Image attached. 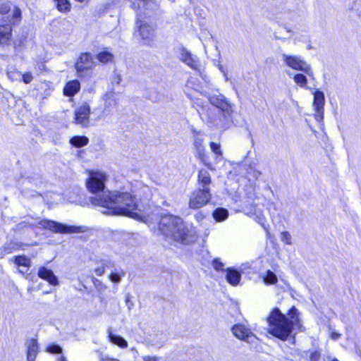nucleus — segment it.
<instances>
[{
  "label": "nucleus",
  "instance_id": "nucleus-54",
  "mask_svg": "<svg viewBox=\"0 0 361 361\" xmlns=\"http://www.w3.org/2000/svg\"><path fill=\"white\" fill-rule=\"evenodd\" d=\"M103 361H119V360L116 358L105 357L103 359Z\"/></svg>",
  "mask_w": 361,
  "mask_h": 361
},
{
  "label": "nucleus",
  "instance_id": "nucleus-60",
  "mask_svg": "<svg viewBox=\"0 0 361 361\" xmlns=\"http://www.w3.org/2000/svg\"><path fill=\"white\" fill-rule=\"evenodd\" d=\"M331 361H339V360L336 358H334Z\"/></svg>",
  "mask_w": 361,
  "mask_h": 361
},
{
  "label": "nucleus",
  "instance_id": "nucleus-61",
  "mask_svg": "<svg viewBox=\"0 0 361 361\" xmlns=\"http://www.w3.org/2000/svg\"><path fill=\"white\" fill-rule=\"evenodd\" d=\"M288 76L292 77V75H293V74H292V73H288Z\"/></svg>",
  "mask_w": 361,
  "mask_h": 361
},
{
  "label": "nucleus",
  "instance_id": "nucleus-8",
  "mask_svg": "<svg viewBox=\"0 0 361 361\" xmlns=\"http://www.w3.org/2000/svg\"><path fill=\"white\" fill-rule=\"evenodd\" d=\"M283 62L288 67L300 71L308 76L313 78L314 73L310 66L300 56L290 55L282 53L280 54Z\"/></svg>",
  "mask_w": 361,
  "mask_h": 361
},
{
  "label": "nucleus",
  "instance_id": "nucleus-36",
  "mask_svg": "<svg viewBox=\"0 0 361 361\" xmlns=\"http://www.w3.org/2000/svg\"><path fill=\"white\" fill-rule=\"evenodd\" d=\"M263 280L266 284H274L277 282L278 279L273 271L268 270L264 275Z\"/></svg>",
  "mask_w": 361,
  "mask_h": 361
},
{
  "label": "nucleus",
  "instance_id": "nucleus-17",
  "mask_svg": "<svg viewBox=\"0 0 361 361\" xmlns=\"http://www.w3.org/2000/svg\"><path fill=\"white\" fill-rule=\"evenodd\" d=\"M37 275L40 279L47 281L50 285L58 286L59 283L58 278L53 271L45 267L39 268Z\"/></svg>",
  "mask_w": 361,
  "mask_h": 361
},
{
  "label": "nucleus",
  "instance_id": "nucleus-57",
  "mask_svg": "<svg viewBox=\"0 0 361 361\" xmlns=\"http://www.w3.org/2000/svg\"><path fill=\"white\" fill-rule=\"evenodd\" d=\"M117 77H118V78H116L117 83H119L121 80V78L120 75H117Z\"/></svg>",
  "mask_w": 361,
  "mask_h": 361
},
{
  "label": "nucleus",
  "instance_id": "nucleus-33",
  "mask_svg": "<svg viewBox=\"0 0 361 361\" xmlns=\"http://www.w3.org/2000/svg\"><path fill=\"white\" fill-rule=\"evenodd\" d=\"M96 58L99 62L106 63L113 60L114 55L107 51H103L97 54Z\"/></svg>",
  "mask_w": 361,
  "mask_h": 361
},
{
  "label": "nucleus",
  "instance_id": "nucleus-1",
  "mask_svg": "<svg viewBox=\"0 0 361 361\" xmlns=\"http://www.w3.org/2000/svg\"><path fill=\"white\" fill-rule=\"evenodd\" d=\"M108 176L105 173L97 171L90 173L86 181L88 190L94 195L90 197L91 203L103 207L102 213L107 214H127L132 215V209L136 208L128 192L104 191Z\"/></svg>",
  "mask_w": 361,
  "mask_h": 361
},
{
  "label": "nucleus",
  "instance_id": "nucleus-25",
  "mask_svg": "<svg viewBox=\"0 0 361 361\" xmlns=\"http://www.w3.org/2000/svg\"><path fill=\"white\" fill-rule=\"evenodd\" d=\"M11 27L10 25H0V44L8 42L11 37Z\"/></svg>",
  "mask_w": 361,
  "mask_h": 361
},
{
  "label": "nucleus",
  "instance_id": "nucleus-47",
  "mask_svg": "<svg viewBox=\"0 0 361 361\" xmlns=\"http://www.w3.org/2000/svg\"><path fill=\"white\" fill-rule=\"evenodd\" d=\"M21 16V11L19 8L15 7L13 11V18L14 19H19Z\"/></svg>",
  "mask_w": 361,
  "mask_h": 361
},
{
  "label": "nucleus",
  "instance_id": "nucleus-62",
  "mask_svg": "<svg viewBox=\"0 0 361 361\" xmlns=\"http://www.w3.org/2000/svg\"><path fill=\"white\" fill-rule=\"evenodd\" d=\"M19 272L24 274V272L22 270H19Z\"/></svg>",
  "mask_w": 361,
  "mask_h": 361
},
{
  "label": "nucleus",
  "instance_id": "nucleus-53",
  "mask_svg": "<svg viewBox=\"0 0 361 361\" xmlns=\"http://www.w3.org/2000/svg\"><path fill=\"white\" fill-rule=\"evenodd\" d=\"M195 217L198 221H200L201 220L203 219L204 216L201 213H197V214H195Z\"/></svg>",
  "mask_w": 361,
  "mask_h": 361
},
{
  "label": "nucleus",
  "instance_id": "nucleus-4",
  "mask_svg": "<svg viewBox=\"0 0 361 361\" xmlns=\"http://www.w3.org/2000/svg\"><path fill=\"white\" fill-rule=\"evenodd\" d=\"M199 114L202 121L213 130H225L233 123V111H223L214 107H202Z\"/></svg>",
  "mask_w": 361,
  "mask_h": 361
},
{
  "label": "nucleus",
  "instance_id": "nucleus-56",
  "mask_svg": "<svg viewBox=\"0 0 361 361\" xmlns=\"http://www.w3.org/2000/svg\"><path fill=\"white\" fill-rule=\"evenodd\" d=\"M117 77H118V78H116L117 83H119L121 80V78L120 75H117Z\"/></svg>",
  "mask_w": 361,
  "mask_h": 361
},
{
  "label": "nucleus",
  "instance_id": "nucleus-41",
  "mask_svg": "<svg viewBox=\"0 0 361 361\" xmlns=\"http://www.w3.org/2000/svg\"><path fill=\"white\" fill-rule=\"evenodd\" d=\"M47 351L49 353L59 354L62 353V348L56 344H51L47 348Z\"/></svg>",
  "mask_w": 361,
  "mask_h": 361
},
{
  "label": "nucleus",
  "instance_id": "nucleus-9",
  "mask_svg": "<svg viewBox=\"0 0 361 361\" xmlns=\"http://www.w3.org/2000/svg\"><path fill=\"white\" fill-rule=\"evenodd\" d=\"M137 32L140 37V42L146 46H152L155 39L156 27L138 18L135 23Z\"/></svg>",
  "mask_w": 361,
  "mask_h": 361
},
{
  "label": "nucleus",
  "instance_id": "nucleus-2",
  "mask_svg": "<svg viewBox=\"0 0 361 361\" xmlns=\"http://www.w3.org/2000/svg\"><path fill=\"white\" fill-rule=\"evenodd\" d=\"M267 332L273 336L287 341L293 333L294 328H302L300 312L293 306L287 314L282 313L279 307L273 308L267 317Z\"/></svg>",
  "mask_w": 361,
  "mask_h": 361
},
{
  "label": "nucleus",
  "instance_id": "nucleus-45",
  "mask_svg": "<svg viewBox=\"0 0 361 361\" xmlns=\"http://www.w3.org/2000/svg\"><path fill=\"white\" fill-rule=\"evenodd\" d=\"M321 358V353L318 350H314L311 353L309 361H319Z\"/></svg>",
  "mask_w": 361,
  "mask_h": 361
},
{
  "label": "nucleus",
  "instance_id": "nucleus-3",
  "mask_svg": "<svg viewBox=\"0 0 361 361\" xmlns=\"http://www.w3.org/2000/svg\"><path fill=\"white\" fill-rule=\"evenodd\" d=\"M157 234L166 239L188 245L195 241V231L192 225L186 224L178 216L167 214L161 216L158 224Z\"/></svg>",
  "mask_w": 361,
  "mask_h": 361
},
{
  "label": "nucleus",
  "instance_id": "nucleus-14",
  "mask_svg": "<svg viewBox=\"0 0 361 361\" xmlns=\"http://www.w3.org/2000/svg\"><path fill=\"white\" fill-rule=\"evenodd\" d=\"M90 106L87 103L83 104L75 111V123L82 127L88 126L90 123Z\"/></svg>",
  "mask_w": 361,
  "mask_h": 361
},
{
  "label": "nucleus",
  "instance_id": "nucleus-19",
  "mask_svg": "<svg viewBox=\"0 0 361 361\" xmlns=\"http://www.w3.org/2000/svg\"><path fill=\"white\" fill-rule=\"evenodd\" d=\"M24 245L25 244L20 242L14 240L7 241L0 249L1 254L2 256H4L5 255L11 254L19 250H23V247Z\"/></svg>",
  "mask_w": 361,
  "mask_h": 361
},
{
  "label": "nucleus",
  "instance_id": "nucleus-50",
  "mask_svg": "<svg viewBox=\"0 0 361 361\" xmlns=\"http://www.w3.org/2000/svg\"><path fill=\"white\" fill-rule=\"evenodd\" d=\"M268 209H269V210L273 209L274 211H276L277 207H276V204L274 202H269L268 204Z\"/></svg>",
  "mask_w": 361,
  "mask_h": 361
},
{
  "label": "nucleus",
  "instance_id": "nucleus-51",
  "mask_svg": "<svg viewBox=\"0 0 361 361\" xmlns=\"http://www.w3.org/2000/svg\"><path fill=\"white\" fill-rule=\"evenodd\" d=\"M158 360V357H144V361H157Z\"/></svg>",
  "mask_w": 361,
  "mask_h": 361
},
{
  "label": "nucleus",
  "instance_id": "nucleus-11",
  "mask_svg": "<svg viewBox=\"0 0 361 361\" xmlns=\"http://www.w3.org/2000/svg\"><path fill=\"white\" fill-rule=\"evenodd\" d=\"M130 2V8L135 11H138L141 8L142 6L146 10L150 11L152 16L157 18L161 16L163 11L161 9L160 6L157 2L154 0H128Z\"/></svg>",
  "mask_w": 361,
  "mask_h": 361
},
{
  "label": "nucleus",
  "instance_id": "nucleus-63",
  "mask_svg": "<svg viewBox=\"0 0 361 361\" xmlns=\"http://www.w3.org/2000/svg\"><path fill=\"white\" fill-rule=\"evenodd\" d=\"M285 4H288V0L286 1V2H284Z\"/></svg>",
  "mask_w": 361,
  "mask_h": 361
},
{
  "label": "nucleus",
  "instance_id": "nucleus-49",
  "mask_svg": "<svg viewBox=\"0 0 361 361\" xmlns=\"http://www.w3.org/2000/svg\"><path fill=\"white\" fill-rule=\"evenodd\" d=\"M157 204H158L159 207H161V206L169 207L170 206V204L165 200H162L159 203L157 202Z\"/></svg>",
  "mask_w": 361,
  "mask_h": 361
},
{
  "label": "nucleus",
  "instance_id": "nucleus-29",
  "mask_svg": "<svg viewBox=\"0 0 361 361\" xmlns=\"http://www.w3.org/2000/svg\"><path fill=\"white\" fill-rule=\"evenodd\" d=\"M126 275V272L121 268H114L109 276V280L114 283H118L121 281L123 277Z\"/></svg>",
  "mask_w": 361,
  "mask_h": 361
},
{
  "label": "nucleus",
  "instance_id": "nucleus-10",
  "mask_svg": "<svg viewBox=\"0 0 361 361\" xmlns=\"http://www.w3.org/2000/svg\"><path fill=\"white\" fill-rule=\"evenodd\" d=\"M212 197L210 189L197 188L190 196L189 207L199 209L209 203Z\"/></svg>",
  "mask_w": 361,
  "mask_h": 361
},
{
  "label": "nucleus",
  "instance_id": "nucleus-58",
  "mask_svg": "<svg viewBox=\"0 0 361 361\" xmlns=\"http://www.w3.org/2000/svg\"><path fill=\"white\" fill-rule=\"evenodd\" d=\"M291 339H292V343H295V337L292 336Z\"/></svg>",
  "mask_w": 361,
  "mask_h": 361
},
{
  "label": "nucleus",
  "instance_id": "nucleus-39",
  "mask_svg": "<svg viewBox=\"0 0 361 361\" xmlns=\"http://www.w3.org/2000/svg\"><path fill=\"white\" fill-rule=\"evenodd\" d=\"M8 78L12 80H20L21 79V73L20 71L13 70L7 72Z\"/></svg>",
  "mask_w": 361,
  "mask_h": 361
},
{
  "label": "nucleus",
  "instance_id": "nucleus-43",
  "mask_svg": "<svg viewBox=\"0 0 361 361\" xmlns=\"http://www.w3.org/2000/svg\"><path fill=\"white\" fill-rule=\"evenodd\" d=\"M99 264L104 267V269L106 268H114L115 264L113 261L109 259H102L99 262Z\"/></svg>",
  "mask_w": 361,
  "mask_h": 361
},
{
  "label": "nucleus",
  "instance_id": "nucleus-52",
  "mask_svg": "<svg viewBox=\"0 0 361 361\" xmlns=\"http://www.w3.org/2000/svg\"><path fill=\"white\" fill-rule=\"evenodd\" d=\"M219 69L224 73V76L226 78V80H228L227 74L225 72L224 66L222 65H219Z\"/></svg>",
  "mask_w": 361,
  "mask_h": 361
},
{
  "label": "nucleus",
  "instance_id": "nucleus-28",
  "mask_svg": "<svg viewBox=\"0 0 361 361\" xmlns=\"http://www.w3.org/2000/svg\"><path fill=\"white\" fill-rule=\"evenodd\" d=\"M89 142V139L84 135H75L71 138L70 143L75 147H82L87 145Z\"/></svg>",
  "mask_w": 361,
  "mask_h": 361
},
{
  "label": "nucleus",
  "instance_id": "nucleus-27",
  "mask_svg": "<svg viewBox=\"0 0 361 361\" xmlns=\"http://www.w3.org/2000/svg\"><path fill=\"white\" fill-rule=\"evenodd\" d=\"M108 333H109L108 336H109V341L112 343L117 345L119 347L123 348L128 347V343L123 337L114 334L111 332L110 329H109Z\"/></svg>",
  "mask_w": 361,
  "mask_h": 361
},
{
  "label": "nucleus",
  "instance_id": "nucleus-46",
  "mask_svg": "<svg viewBox=\"0 0 361 361\" xmlns=\"http://www.w3.org/2000/svg\"><path fill=\"white\" fill-rule=\"evenodd\" d=\"M21 78L25 84H29L32 80V75L30 73H21Z\"/></svg>",
  "mask_w": 361,
  "mask_h": 361
},
{
  "label": "nucleus",
  "instance_id": "nucleus-13",
  "mask_svg": "<svg viewBox=\"0 0 361 361\" xmlns=\"http://www.w3.org/2000/svg\"><path fill=\"white\" fill-rule=\"evenodd\" d=\"M231 331L237 338L249 343H254L257 339V337L251 330L241 324L233 325L231 328Z\"/></svg>",
  "mask_w": 361,
  "mask_h": 361
},
{
  "label": "nucleus",
  "instance_id": "nucleus-31",
  "mask_svg": "<svg viewBox=\"0 0 361 361\" xmlns=\"http://www.w3.org/2000/svg\"><path fill=\"white\" fill-rule=\"evenodd\" d=\"M14 263L18 267H31V261L30 259L26 257L25 255H18L14 257L13 258Z\"/></svg>",
  "mask_w": 361,
  "mask_h": 361
},
{
  "label": "nucleus",
  "instance_id": "nucleus-24",
  "mask_svg": "<svg viewBox=\"0 0 361 361\" xmlns=\"http://www.w3.org/2000/svg\"><path fill=\"white\" fill-rule=\"evenodd\" d=\"M80 89L78 80H71L66 83L63 88V94L67 97L74 96Z\"/></svg>",
  "mask_w": 361,
  "mask_h": 361
},
{
  "label": "nucleus",
  "instance_id": "nucleus-42",
  "mask_svg": "<svg viewBox=\"0 0 361 361\" xmlns=\"http://www.w3.org/2000/svg\"><path fill=\"white\" fill-rule=\"evenodd\" d=\"M11 8V3L8 1L0 5V13L7 14Z\"/></svg>",
  "mask_w": 361,
  "mask_h": 361
},
{
  "label": "nucleus",
  "instance_id": "nucleus-23",
  "mask_svg": "<svg viewBox=\"0 0 361 361\" xmlns=\"http://www.w3.org/2000/svg\"><path fill=\"white\" fill-rule=\"evenodd\" d=\"M197 181L198 188L209 189V186L212 183L209 173L205 169L200 170L198 173Z\"/></svg>",
  "mask_w": 361,
  "mask_h": 361
},
{
  "label": "nucleus",
  "instance_id": "nucleus-5",
  "mask_svg": "<svg viewBox=\"0 0 361 361\" xmlns=\"http://www.w3.org/2000/svg\"><path fill=\"white\" fill-rule=\"evenodd\" d=\"M199 114L202 121L213 130H225L233 123V111H223L214 107H202Z\"/></svg>",
  "mask_w": 361,
  "mask_h": 361
},
{
  "label": "nucleus",
  "instance_id": "nucleus-15",
  "mask_svg": "<svg viewBox=\"0 0 361 361\" xmlns=\"http://www.w3.org/2000/svg\"><path fill=\"white\" fill-rule=\"evenodd\" d=\"M209 101L212 105L211 107L216 108L223 111H233L231 104L222 94H212L209 97ZM204 107H209L205 106Z\"/></svg>",
  "mask_w": 361,
  "mask_h": 361
},
{
  "label": "nucleus",
  "instance_id": "nucleus-30",
  "mask_svg": "<svg viewBox=\"0 0 361 361\" xmlns=\"http://www.w3.org/2000/svg\"><path fill=\"white\" fill-rule=\"evenodd\" d=\"M213 217L216 221H223L227 219L228 212L226 209L223 207L216 208L213 212Z\"/></svg>",
  "mask_w": 361,
  "mask_h": 361
},
{
  "label": "nucleus",
  "instance_id": "nucleus-55",
  "mask_svg": "<svg viewBox=\"0 0 361 361\" xmlns=\"http://www.w3.org/2000/svg\"><path fill=\"white\" fill-rule=\"evenodd\" d=\"M340 337V334L337 333H333L331 334V338L334 339H338Z\"/></svg>",
  "mask_w": 361,
  "mask_h": 361
},
{
  "label": "nucleus",
  "instance_id": "nucleus-26",
  "mask_svg": "<svg viewBox=\"0 0 361 361\" xmlns=\"http://www.w3.org/2000/svg\"><path fill=\"white\" fill-rule=\"evenodd\" d=\"M104 110L110 111L113 107L117 106L118 102L116 99L115 94L113 92H108L104 95Z\"/></svg>",
  "mask_w": 361,
  "mask_h": 361
},
{
  "label": "nucleus",
  "instance_id": "nucleus-37",
  "mask_svg": "<svg viewBox=\"0 0 361 361\" xmlns=\"http://www.w3.org/2000/svg\"><path fill=\"white\" fill-rule=\"evenodd\" d=\"M194 146L197 152V154L200 158L204 155V147L202 145V140L200 138H195L194 141Z\"/></svg>",
  "mask_w": 361,
  "mask_h": 361
},
{
  "label": "nucleus",
  "instance_id": "nucleus-7",
  "mask_svg": "<svg viewBox=\"0 0 361 361\" xmlns=\"http://www.w3.org/2000/svg\"><path fill=\"white\" fill-rule=\"evenodd\" d=\"M37 225L41 226L42 228L49 230L54 233H81L84 230L80 226H68L59 223L52 220L49 219H35V221H30L29 220L23 221L17 224L13 228L16 233L20 232L24 228L27 226L35 227Z\"/></svg>",
  "mask_w": 361,
  "mask_h": 361
},
{
  "label": "nucleus",
  "instance_id": "nucleus-35",
  "mask_svg": "<svg viewBox=\"0 0 361 361\" xmlns=\"http://www.w3.org/2000/svg\"><path fill=\"white\" fill-rule=\"evenodd\" d=\"M244 166L250 178L257 179L260 176L261 172L257 170L255 166L245 164Z\"/></svg>",
  "mask_w": 361,
  "mask_h": 361
},
{
  "label": "nucleus",
  "instance_id": "nucleus-34",
  "mask_svg": "<svg viewBox=\"0 0 361 361\" xmlns=\"http://www.w3.org/2000/svg\"><path fill=\"white\" fill-rule=\"evenodd\" d=\"M294 82L302 88H307V79L304 74L297 73L293 77Z\"/></svg>",
  "mask_w": 361,
  "mask_h": 361
},
{
  "label": "nucleus",
  "instance_id": "nucleus-48",
  "mask_svg": "<svg viewBox=\"0 0 361 361\" xmlns=\"http://www.w3.org/2000/svg\"><path fill=\"white\" fill-rule=\"evenodd\" d=\"M94 272L97 276L103 275L105 272L104 267L100 264L94 269Z\"/></svg>",
  "mask_w": 361,
  "mask_h": 361
},
{
  "label": "nucleus",
  "instance_id": "nucleus-22",
  "mask_svg": "<svg viewBox=\"0 0 361 361\" xmlns=\"http://www.w3.org/2000/svg\"><path fill=\"white\" fill-rule=\"evenodd\" d=\"M180 59L183 62L191 67L194 70H197L199 62L197 57H194L185 49H183L180 54Z\"/></svg>",
  "mask_w": 361,
  "mask_h": 361
},
{
  "label": "nucleus",
  "instance_id": "nucleus-21",
  "mask_svg": "<svg viewBox=\"0 0 361 361\" xmlns=\"http://www.w3.org/2000/svg\"><path fill=\"white\" fill-rule=\"evenodd\" d=\"M226 271L227 282L233 286L238 285L241 279L240 272L234 268H228Z\"/></svg>",
  "mask_w": 361,
  "mask_h": 361
},
{
  "label": "nucleus",
  "instance_id": "nucleus-32",
  "mask_svg": "<svg viewBox=\"0 0 361 361\" xmlns=\"http://www.w3.org/2000/svg\"><path fill=\"white\" fill-rule=\"evenodd\" d=\"M57 9L62 13H67L71 10V3L68 0H54Z\"/></svg>",
  "mask_w": 361,
  "mask_h": 361
},
{
  "label": "nucleus",
  "instance_id": "nucleus-44",
  "mask_svg": "<svg viewBox=\"0 0 361 361\" xmlns=\"http://www.w3.org/2000/svg\"><path fill=\"white\" fill-rule=\"evenodd\" d=\"M212 266L216 271H223L224 264L221 262L219 259H214L212 262Z\"/></svg>",
  "mask_w": 361,
  "mask_h": 361
},
{
  "label": "nucleus",
  "instance_id": "nucleus-12",
  "mask_svg": "<svg viewBox=\"0 0 361 361\" xmlns=\"http://www.w3.org/2000/svg\"><path fill=\"white\" fill-rule=\"evenodd\" d=\"M96 63L90 53L85 52L80 54L75 67L79 77H84L86 72L92 69Z\"/></svg>",
  "mask_w": 361,
  "mask_h": 361
},
{
  "label": "nucleus",
  "instance_id": "nucleus-40",
  "mask_svg": "<svg viewBox=\"0 0 361 361\" xmlns=\"http://www.w3.org/2000/svg\"><path fill=\"white\" fill-rule=\"evenodd\" d=\"M291 239H292V237H291V235L290 234L289 232H288V231H283L281 233V240L285 244L291 245L292 244Z\"/></svg>",
  "mask_w": 361,
  "mask_h": 361
},
{
  "label": "nucleus",
  "instance_id": "nucleus-59",
  "mask_svg": "<svg viewBox=\"0 0 361 361\" xmlns=\"http://www.w3.org/2000/svg\"><path fill=\"white\" fill-rule=\"evenodd\" d=\"M60 361H66V359H65L63 357H62L60 359Z\"/></svg>",
  "mask_w": 361,
  "mask_h": 361
},
{
  "label": "nucleus",
  "instance_id": "nucleus-18",
  "mask_svg": "<svg viewBox=\"0 0 361 361\" xmlns=\"http://www.w3.org/2000/svg\"><path fill=\"white\" fill-rule=\"evenodd\" d=\"M245 196H244L241 202V207L245 209H248L250 207H253L255 205V193L254 192V189L251 186L246 187L245 190Z\"/></svg>",
  "mask_w": 361,
  "mask_h": 361
},
{
  "label": "nucleus",
  "instance_id": "nucleus-20",
  "mask_svg": "<svg viewBox=\"0 0 361 361\" xmlns=\"http://www.w3.org/2000/svg\"><path fill=\"white\" fill-rule=\"evenodd\" d=\"M25 345L27 347V361H35L38 353V343L36 339H28Z\"/></svg>",
  "mask_w": 361,
  "mask_h": 361
},
{
  "label": "nucleus",
  "instance_id": "nucleus-38",
  "mask_svg": "<svg viewBox=\"0 0 361 361\" xmlns=\"http://www.w3.org/2000/svg\"><path fill=\"white\" fill-rule=\"evenodd\" d=\"M210 148L212 151L216 155V159H219V157H222V151L221 149L220 144L211 142Z\"/></svg>",
  "mask_w": 361,
  "mask_h": 361
},
{
  "label": "nucleus",
  "instance_id": "nucleus-16",
  "mask_svg": "<svg viewBox=\"0 0 361 361\" xmlns=\"http://www.w3.org/2000/svg\"><path fill=\"white\" fill-rule=\"evenodd\" d=\"M325 103V97L323 92L316 90L314 92L313 106L314 108L315 118L318 121H322L324 118V106Z\"/></svg>",
  "mask_w": 361,
  "mask_h": 361
},
{
  "label": "nucleus",
  "instance_id": "nucleus-6",
  "mask_svg": "<svg viewBox=\"0 0 361 361\" xmlns=\"http://www.w3.org/2000/svg\"><path fill=\"white\" fill-rule=\"evenodd\" d=\"M133 202L135 203L136 208L132 209V215L129 214H115V215H123L127 216L135 219L144 221L146 218V221L151 218V212L149 211V207L147 205V202L152 198V191L149 186L140 185L139 189L136 190L135 193L132 195L128 193Z\"/></svg>",
  "mask_w": 361,
  "mask_h": 361
}]
</instances>
